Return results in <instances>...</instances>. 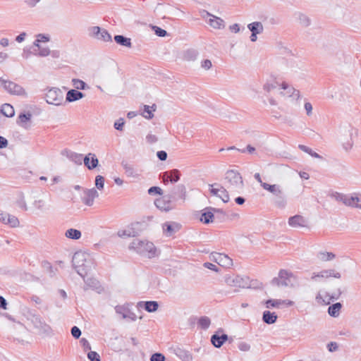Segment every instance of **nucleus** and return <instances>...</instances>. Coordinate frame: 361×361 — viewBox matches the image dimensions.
<instances>
[{"mask_svg":"<svg viewBox=\"0 0 361 361\" xmlns=\"http://www.w3.org/2000/svg\"><path fill=\"white\" fill-rule=\"evenodd\" d=\"M357 130L350 124H345L339 128V142L345 152H350L354 145Z\"/></svg>","mask_w":361,"mask_h":361,"instance_id":"f257e3e1","label":"nucleus"},{"mask_svg":"<svg viewBox=\"0 0 361 361\" xmlns=\"http://www.w3.org/2000/svg\"><path fill=\"white\" fill-rule=\"evenodd\" d=\"M180 229V226L178 224L175 222L169 223L166 222L163 225L164 233L167 236H171L177 232Z\"/></svg>","mask_w":361,"mask_h":361,"instance_id":"412c9836","label":"nucleus"},{"mask_svg":"<svg viewBox=\"0 0 361 361\" xmlns=\"http://www.w3.org/2000/svg\"><path fill=\"white\" fill-rule=\"evenodd\" d=\"M177 190H178L180 193V197L185 200L186 197V188L184 185H178L177 186Z\"/></svg>","mask_w":361,"mask_h":361,"instance_id":"6e6d98bb","label":"nucleus"},{"mask_svg":"<svg viewBox=\"0 0 361 361\" xmlns=\"http://www.w3.org/2000/svg\"><path fill=\"white\" fill-rule=\"evenodd\" d=\"M155 205L157 208L163 211H169L171 207L169 202H166L163 199H158L155 201Z\"/></svg>","mask_w":361,"mask_h":361,"instance_id":"79ce46f5","label":"nucleus"},{"mask_svg":"<svg viewBox=\"0 0 361 361\" xmlns=\"http://www.w3.org/2000/svg\"><path fill=\"white\" fill-rule=\"evenodd\" d=\"M0 83L1 85L4 87V89L11 94L18 96L27 95L25 89L22 86L14 82L0 79Z\"/></svg>","mask_w":361,"mask_h":361,"instance_id":"9b49d317","label":"nucleus"},{"mask_svg":"<svg viewBox=\"0 0 361 361\" xmlns=\"http://www.w3.org/2000/svg\"><path fill=\"white\" fill-rule=\"evenodd\" d=\"M278 94L284 99L291 98L293 100H297L300 97V91L286 81H283L279 85Z\"/></svg>","mask_w":361,"mask_h":361,"instance_id":"1a4fd4ad","label":"nucleus"},{"mask_svg":"<svg viewBox=\"0 0 361 361\" xmlns=\"http://www.w3.org/2000/svg\"><path fill=\"white\" fill-rule=\"evenodd\" d=\"M298 20H299L300 24L304 27L308 26L310 23V20L309 18L306 15H304V14L299 15Z\"/></svg>","mask_w":361,"mask_h":361,"instance_id":"de8ad7c7","label":"nucleus"},{"mask_svg":"<svg viewBox=\"0 0 361 361\" xmlns=\"http://www.w3.org/2000/svg\"><path fill=\"white\" fill-rule=\"evenodd\" d=\"M0 221L12 228L18 227L20 224L16 216L3 212H0Z\"/></svg>","mask_w":361,"mask_h":361,"instance_id":"dca6fc26","label":"nucleus"},{"mask_svg":"<svg viewBox=\"0 0 361 361\" xmlns=\"http://www.w3.org/2000/svg\"><path fill=\"white\" fill-rule=\"evenodd\" d=\"M277 315L275 312H271L270 311H264L262 316V320L267 324H272L276 322Z\"/></svg>","mask_w":361,"mask_h":361,"instance_id":"c756f323","label":"nucleus"},{"mask_svg":"<svg viewBox=\"0 0 361 361\" xmlns=\"http://www.w3.org/2000/svg\"><path fill=\"white\" fill-rule=\"evenodd\" d=\"M331 196L338 202H341L345 206L350 207L351 195H344L339 192H334Z\"/></svg>","mask_w":361,"mask_h":361,"instance_id":"393cba45","label":"nucleus"},{"mask_svg":"<svg viewBox=\"0 0 361 361\" xmlns=\"http://www.w3.org/2000/svg\"><path fill=\"white\" fill-rule=\"evenodd\" d=\"M211 321L207 317H202L198 321V325L204 329H207L210 326Z\"/></svg>","mask_w":361,"mask_h":361,"instance_id":"c03bdc74","label":"nucleus"},{"mask_svg":"<svg viewBox=\"0 0 361 361\" xmlns=\"http://www.w3.org/2000/svg\"><path fill=\"white\" fill-rule=\"evenodd\" d=\"M146 140L149 144H153L157 141V137L153 134H148L146 136Z\"/></svg>","mask_w":361,"mask_h":361,"instance_id":"0e129e2a","label":"nucleus"},{"mask_svg":"<svg viewBox=\"0 0 361 361\" xmlns=\"http://www.w3.org/2000/svg\"><path fill=\"white\" fill-rule=\"evenodd\" d=\"M128 248L129 250H133L137 254L149 259L154 257L157 255V250L154 245L152 242L145 239H133L130 243Z\"/></svg>","mask_w":361,"mask_h":361,"instance_id":"f03ea898","label":"nucleus"},{"mask_svg":"<svg viewBox=\"0 0 361 361\" xmlns=\"http://www.w3.org/2000/svg\"><path fill=\"white\" fill-rule=\"evenodd\" d=\"M32 114L30 113L21 114L18 116V123L23 128H27V122L31 119Z\"/></svg>","mask_w":361,"mask_h":361,"instance_id":"ea45409f","label":"nucleus"},{"mask_svg":"<svg viewBox=\"0 0 361 361\" xmlns=\"http://www.w3.org/2000/svg\"><path fill=\"white\" fill-rule=\"evenodd\" d=\"M44 98L49 104L54 106H61L66 103L63 91L57 87L49 89L45 93Z\"/></svg>","mask_w":361,"mask_h":361,"instance_id":"6e6552de","label":"nucleus"},{"mask_svg":"<svg viewBox=\"0 0 361 361\" xmlns=\"http://www.w3.org/2000/svg\"><path fill=\"white\" fill-rule=\"evenodd\" d=\"M325 270H322L318 273H313L311 276V279L313 281H317L319 279H328Z\"/></svg>","mask_w":361,"mask_h":361,"instance_id":"09e8293b","label":"nucleus"},{"mask_svg":"<svg viewBox=\"0 0 361 361\" xmlns=\"http://www.w3.org/2000/svg\"><path fill=\"white\" fill-rule=\"evenodd\" d=\"M153 30L155 34L159 37H165L167 35V32L165 30H163L157 26H154Z\"/></svg>","mask_w":361,"mask_h":361,"instance_id":"13d9d810","label":"nucleus"},{"mask_svg":"<svg viewBox=\"0 0 361 361\" xmlns=\"http://www.w3.org/2000/svg\"><path fill=\"white\" fill-rule=\"evenodd\" d=\"M95 185L99 190L103 189L104 185V178L99 175L96 176Z\"/></svg>","mask_w":361,"mask_h":361,"instance_id":"3c124183","label":"nucleus"},{"mask_svg":"<svg viewBox=\"0 0 361 361\" xmlns=\"http://www.w3.org/2000/svg\"><path fill=\"white\" fill-rule=\"evenodd\" d=\"M214 211L215 209L212 207H207L202 210L200 221L204 224H209L213 222L214 219Z\"/></svg>","mask_w":361,"mask_h":361,"instance_id":"5701e85b","label":"nucleus"},{"mask_svg":"<svg viewBox=\"0 0 361 361\" xmlns=\"http://www.w3.org/2000/svg\"><path fill=\"white\" fill-rule=\"evenodd\" d=\"M210 192L212 195L219 197L224 202H228L229 201V195L226 190L218 183L212 184Z\"/></svg>","mask_w":361,"mask_h":361,"instance_id":"ddd939ff","label":"nucleus"},{"mask_svg":"<svg viewBox=\"0 0 361 361\" xmlns=\"http://www.w3.org/2000/svg\"><path fill=\"white\" fill-rule=\"evenodd\" d=\"M238 348L241 351H248L250 349V345L247 343L243 342L238 345Z\"/></svg>","mask_w":361,"mask_h":361,"instance_id":"69168bd1","label":"nucleus"},{"mask_svg":"<svg viewBox=\"0 0 361 361\" xmlns=\"http://www.w3.org/2000/svg\"><path fill=\"white\" fill-rule=\"evenodd\" d=\"M282 65L281 71L285 73L296 72L298 68V64L293 61L283 60Z\"/></svg>","mask_w":361,"mask_h":361,"instance_id":"4be33fe9","label":"nucleus"},{"mask_svg":"<svg viewBox=\"0 0 361 361\" xmlns=\"http://www.w3.org/2000/svg\"><path fill=\"white\" fill-rule=\"evenodd\" d=\"M34 205L36 208L42 210L44 209L45 204L42 200H38L35 201Z\"/></svg>","mask_w":361,"mask_h":361,"instance_id":"338daca9","label":"nucleus"},{"mask_svg":"<svg viewBox=\"0 0 361 361\" xmlns=\"http://www.w3.org/2000/svg\"><path fill=\"white\" fill-rule=\"evenodd\" d=\"M114 40L117 44H119L122 46L131 47L132 44L130 38L125 37L123 35H116L114 37Z\"/></svg>","mask_w":361,"mask_h":361,"instance_id":"c9c22d12","label":"nucleus"},{"mask_svg":"<svg viewBox=\"0 0 361 361\" xmlns=\"http://www.w3.org/2000/svg\"><path fill=\"white\" fill-rule=\"evenodd\" d=\"M225 283L235 288H244L247 286L246 279L234 274H226L224 277Z\"/></svg>","mask_w":361,"mask_h":361,"instance_id":"f8f14e48","label":"nucleus"},{"mask_svg":"<svg viewBox=\"0 0 361 361\" xmlns=\"http://www.w3.org/2000/svg\"><path fill=\"white\" fill-rule=\"evenodd\" d=\"M98 159L96 157V155L94 154H92V155H91V162L90 164V165L87 166V169L92 170L96 168L98 166Z\"/></svg>","mask_w":361,"mask_h":361,"instance_id":"5fc2aeb1","label":"nucleus"},{"mask_svg":"<svg viewBox=\"0 0 361 361\" xmlns=\"http://www.w3.org/2000/svg\"><path fill=\"white\" fill-rule=\"evenodd\" d=\"M71 334L75 338H78L81 335V331L78 327L75 326L71 329Z\"/></svg>","mask_w":361,"mask_h":361,"instance_id":"052dcab7","label":"nucleus"},{"mask_svg":"<svg viewBox=\"0 0 361 361\" xmlns=\"http://www.w3.org/2000/svg\"><path fill=\"white\" fill-rule=\"evenodd\" d=\"M263 189L269 191L274 196V205L279 209H283L287 206V198L282 187L279 184H263Z\"/></svg>","mask_w":361,"mask_h":361,"instance_id":"7ed1b4c3","label":"nucleus"},{"mask_svg":"<svg viewBox=\"0 0 361 361\" xmlns=\"http://www.w3.org/2000/svg\"><path fill=\"white\" fill-rule=\"evenodd\" d=\"M115 311L117 314L122 316L123 319L135 321L136 315L132 312L128 305H117L115 307Z\"/></svg>","mask_w":361,"mask_h":361,"instance_id":"2eb2a0df","label":"nucleus"},{"mask_svg":"<svg viewBox=\"0 0 361 361\" xmlns=\"http://www.w3.org/2000/svg\"><path fill=\"white\" fill-rule=\"evenodd\" d=\"M85 286L84 290L92 289L96 290L98 293H101L103 291V288L101 286L99 282L95 279H87L85 281Z\"/></svg>","mask_w":361,"mask_h":361,"instance_id":"6ab92c4d","label":"nucleus"},{"mask_svg":"<svg viewBox=\"0 0 361 361\" xmlns=\"http://www.w3.org/2000/svg\"><path fill=\"white\" fill-rule=\"evenodd\" d=\"M164 356L161 353H154L150 358L151 361H164Z\"/></svg>","mask_w":361,"mask_h":361,"instance_id":"bf43d9fd","label":"nucleus"},{"mask_svg":"<svg viewBox=\"0 0 361 361\" xmlns=\"http://www.w3.org/2000/svg\"><path fill=\"white\" fill-rule=\"evenodd\" d=\"M65 236L70 239L78 240L81 237V232L75 228H69L66 231Z\"/></svg>","mask_w":361,"mask_h":361,"instance_id":"72a5a7b5","label":"nucleus"},{"mask_svg":"<svg viewBox=\"0 0 361 361\" xmlns=\"http://www.w3.org/2000/svg\"><path fill=\"white\" fill-rule=\"evenodd\" d=\"M341 309V305L339 302L335 303L331 306H329L328 309L329 314L334 317H336L339 315L340 310Z\"/></svg>","mask_w":361,"mask_h":361,"instance_id":"58836bf2","label":"nucleus"},{"mask_svg":"<svg viewBox=\"0 0 361 361\" xmlns=\"http://www.w3.org/2000/svg\"><path fill=\"white\" fill-rule=\"evenodd\" d=\"M118 235L120 237H130L133 235L131 231L128 230L119 231Z\"/></svg>","mask_w":361,"mask_h":361,"instance_id":"774afa93","label":"nucleus"},{"mask_svg":"<svg viewBox=\"0 0 361 361\" xmlns=\"http://www.w3.org/2000/svg\"><path fill=\"white\" fill-rule=\"evenodd\" d=\"M35 47H37V49H34V54L37 55L39 56H47L50 54V50L48 47H44L42 46L40 44H39L38 46H35Z\"/></svg>","mask_w":361,"mask_h":361,"instance_id":"f704fd0d","label":"nucleus"},{"mask_svg":"<svg viewBox=\"0 0 361 361\" xmlns=\"http://www.w3.org/2000/svg\"><path fill=\"white\" fill-rule=\"evenodd\" d=\"M174 353L182 361L192 360V355L188 351L185 350L180 348H176L174 349Z\"/></svg>","mask_w":361,"mask_h":361,"instance_id":"bb28decb","label":"nucleus"},{"mask_svg":"<svg viewBox=\"0 0 361 361\" xmlns=\"http://www.w3.org/2000/svg\"><path fill=\"white\" fill-rule=\"evenodd\" d=\"M89 255L84 252H77L74 254L72 259L73 265L77 273L81 276H84L86 273L87 266V258Z\"/></svg>","mask_w":361,"mask_h":361,"instance_id":"0eeeda50","label":"nucleus"},{"mask_svg":"<svg viewBox=\"0 0 361 361\" xmlns=\"http://www.w3.org/2000/svg\"><path fill=\"white\" fill-rule=\"evenodd\" d=\"M123 168L125 169V173L128 177L132 178H137L139 176L138 173L136 170L134 169L133 166L128 164H124Z\"/></svg>","mask_w":361,"mask_h":361,"instance_id":"a19ab883","label":"nucleus"},{"mask_svg":"<svg viewBox=\"0 0 361 361\" xmlns=\"http://www.w3.org/2000/svg\"><path fill=\"white\" fill-rule=\"evenodd\" d=\"M89 37L102 42H111V36L109 32L99 26H92L88 28Z\"/></svg>","mask_w":361,"mask_h":361,"instance_id":"9d476101","label":"nucleus"},{"mask_svg":"<svg viewBox=\"0 0 361 361\" xmlns=\"http://www.w3.org/2000/svg\"><path fill=\"white\" fill-rule=\"evenodd\" d=\"M327 277H334L336 279H340L341 277V274L335 269H325Z\"/></svg>","mask_w":361,"mask_h":361,"instance_id":"603ef678","label":"nucleus"},{"mask_svg":"<svg viewBox=\"0 0 361 361\" xmlns=\"http://www.w3.org/2000/svg\"><path fill=\"white\" fill-rule=\"evenodd\" d=\"M227 339L228 336L226 334H222L221 336L214 334L212 336L211 341L216 348H220Z\"/></svg>","mask_w":361,"mask_h":361,"instance_id":"cd10ccee","label":"nucleus"},{"mask_svg":"<svg viewBox=\"0 0 361 361\" xmlns=\"http://www.w3.org/2000/svg\"><path fill=\"white\" fill-rule=\"evenodd\" d=\"M30 321L36 333L43 336H50L53 334L51 326L46 322L45 319L39 314H32Z\"/></svg>","mask_w":361,"mask_h":361,"instance_id":"39448f33","label":"nucleus"},{"mask_svg":"<svg viewBox=\"0 0 361 361\" xmlns=\"http://www.w3.org/2000/svg\"><path fill=\"white\" fill-rule=\"evenodd\" d=\"M279 84L276 78H268L263 84V90L267 93H270L273 90L276 89Z\"/></svg>","mask_w":361,"mask_h":361,"instance_id":"b1692460","label":"nucleus"},{"mask_svg":"<svg viewBox=\"0 0 361 361\" xmlns=\"http://www.w3.org/2000/svg\"><path fill=\"white\" fill-rule=\"evenodd\" d=\"M155 110H156V106L154 104L152 106L145 105L142 116L145 118L151 119L154 117L153 112L155 111Z\"/></svg>","mask_w":361,"mask_h":361,"instance_id":"4c0bfd02","label":"nucleus"},{"mask_svg":"<svg viewBox=\"0 0 361 361\" xmlns=\"http://www.w3.org/2000/svg\"><path fill=\"white\" fill-rule=\"evenodd\" d=\"M336 257L333 252H319L317 254V258L322 262L331 261Z\"/></svg>","mask_w":361,"mask_h":361,"instance_id":"473e14b6","label":"nucleus"},{"mask_svg":"<svg viewBox=\"0 0 361 361\" xmlns=\"http://www.w3.org/2000/svg\"><path fill=\"white\" fill-rule=\"evenodd\" d=\"M99 196L98 192L94 188L86 189L84 190L82 202L87 206H92L94 199Z\"/></svg>","mask_w":361,"mask_h":361,"instance_id":"f3484780","label":"nucleus"},{"mask_svg":"<svg viewBox=\"0 0 361 361\" xmlns=\"http://www.w3.org/2000/svg\"><path fill=\"white\" fill-rule=\"evenodd\" d=\"M213 257L215 262L221 267H229L232 265V259L224 254L215 253Z\"/></svg>","mask_w":361,"mask_h":361,"instance_id":"a211bd4d","label":"nucleus"},{"mask_svg":"<svg viewBox=\"0 0 361 361\" xmlns=\"http://www.w3.org/2000/svg\"><path fill=\"white\" fill-rule=\"evenodd\" d=\"M267 307H275L281 305V300H268L266 302Z\"/></svg>","mask_w":361,"mask_h":361,"instance_id":"864d4df0","label":"nucleus"},{"mask_svg":"<svg viewBox=\"0 0 361 361\" xmlns=\"http://www.w3.org/2000/svg\"><path fill=\"white\" fill-rule=\"evenodd\" d=\"M247 27L252 33L257 35L262 33L264 30V26L262 23L257 21L248 24Z\"/></svg>","mask_w":361,"mask_h":361,"instance_id":"7c9ffc66","label":"nucleus"},{"mask_svg":"<svg viewBox=\"0 0 361 361\" xmlns=\"http://www.w3.org/2000/svg\"><path fill=\"white\" fill-rule=\"evenodd\" d=\"M180 171L178 169H173L170 171L169 181L171 183L178 182L180 179Z\"/></svg>","mask_w":361,"mask_h":361,"instance_id":"37998d69","label":"nucleus"},{"mask_svg":"<svg viewBox=\"0 0 361 361\" xmlns=\"http://www.w3.org/2000/svg\"><path fill=\"white\" fill-rule=\"evenodd\" d=\"M84 97L83 93L75 90H71L66 94L65 102H73L82 99Z\"/></svg>","mask_w":361,"mask_h":361,"instance_id":"a878e982","label":"nucleus"},{"mask_svg":"<svg viewBox=\"0 0 361 361\" xmlns=\"http://www.w3.org/2000/svg\"><path fill=\"white\" fill-rule=\"evenodd\" d=\"M202 16L205 18L206 16L209 17L208 21L209 25L214 29H223L225 27V23L223 19L216 16H214L207 11H202Z\"/></svg>","mask_w":361,"mask_h":361,"instance_id":"4468645a","label":"nucleus"},{"mask_svg":"<svg viewBox=\"0 0 361 361\" xmlns=\"http://www.w3.org/2000/svg\"><path fill=\"white\" fill-rule=\"evenodd\" d=\"M72 83L73 87L77 90H85L87 87V84L79 79H73Z\"/></svg>","mask_w":361,"mask_h":361,"instance_id":"a18cd8bd","label":"nucleus"},{"mask_svg":"<svg viewBox=\"0 0 361 361\" xmlns=\"http://www.w3.org/2000/svg\"><path fill=\"white\" fill-rule=\"evenodd\" d=\"M138 305L141 307H144L149 312H156L159 307V305L156 301L140 302Z\"/></svg>","mask_w":361,"mask_h":361,"instance_id":"c85d7f7f","label":"nucleus"},{"mask_svg":"<svg viewBox=\"0 0 361 361\" xmlns=\"http://www.w3.org/2000/svg\"><path fill=\"white\" fill-rule=\"evenodd\" d=\"M36 37L37 38H36L35 41L33 43L34 46H38L39 44H40L42 42H47L49 41V36L44 35H42V34L37 35Z\"/></svg>","mask_w":361,"mask_h":361,"instance_id":"49530a36","label":"nucleus"},{"mask_svg":"<svg viewBox=\"0 0 361 361\" xmlns=\"http://www.w3.org/2000/svg\"><path fill=\"white\" fill-rule=\"evenodd\" d=\"M305 109L306 111L307 116H311L312 114V105L310 102H306L304 104Z\"/></svg>","mask_w":361,"mask_h":361,"instance_id":"680f3d73","label":"nucleus"},{"mask_svg":"<svg viewBox=\"0 0 361 361\" xmlns=\"http://www.w3.org/2000/svg\"><path fill=\"white\" fill-rule=\"evenodd\" d=\"M80 342L85 352H89L91 350L90 344L86 338H82Z\"/></svg>","mask_w":361,"mask_h":361,"instance_id":"4d7b16f0","label":"nucleus"},{"mask_svg":"<svg viewBox=\"0 0 361 361\" xmlns=\"http://www.w3.org/2000/svg\"><path fill=\"white\" fill-rule=\"evenodd\" d=\"M288 224L294 228L305 227L307 224V221L303 216L295 215L289 218Z\"/></svg>","mask_w":361,"mask_h":361,"instance_id":"aec40b11","label":"nucleus"},{"mask_svg":"<svg viewBox=\"0 0 361 361\" xmlns=\"http://www.w3.org/2000/svg\"><path fill=\"white\" fill-rule=\"evenodd\" d=\"M148 193L150 194V195H152L153 193L161 195L162 194V190L159 187L154 186V187H151L148 190Z\"/></svg>","mask_w":361,"mask_h":361,"instance_id":"e2e57ef3","label":"nucleus"},{"mask_svg":"<svg viewBox=\"0 0 361 361\" xmlns=\"http://www.w3.org/2000/svg\"><path fill=\"white\" fill-rule=\"evenodd\" d=\"M272 283L279 287H293L296 283V277L291 272L281 269L279 272L278 277L272 280Z\"/></svg>","mask_w":361,"mask_h":361,"instance_id":"423d86ee","label":"nucleus"},{"mask_svg":"<svg viewBox=\"0 0 361 361\" xmlns=\"http://www.w3.org/2000/svg\"><path fill=\"white\" fill-rule=\"evenodd\" d=\"M350 207L361 209V194L351 195Z\"/></svg>","mask_w":361,"mask_h":361,"instance_id":"e433bc0d","label":"nucleus"},{"mask_svg":"<svg viewBox=\"0 0 361 361\" xmlns=\"http://www.w3.org/2000/svg\"><path fill=\"white\" fill-rule=\"evenodd\" d=\"M1 112L6 117H12L15 114L13 106L9 104H3L1 108Z\"/></svg>","mask_w":361,"mask_h":361,"instance_id":"2f4dec72","label":"nucleus"},{"mask_svg":"<svg viewBox=\"0 0 361 361\" xmlns=\"http://www.w3.org/2000/svg\"><path fill=\"white\" fill-rule=\"evenodd\" d=\"M224 179L226 187L231 191L239 192L243 188V178L237 171H227Z\"/></svg>","mask_w":361,"mask_h":361,"instance_id":"20e7f679","label":"nucleus"},{"mask_svg":"<svg viewBox=\"0 0 361 361\" xmlns=\"http://www.w3.org/2000/svg\"><path fill=\"white\" fill-rule=\"evenodd\" d=\"M87 356L90 361H100L99 355L94 351L90 350L87 352Z\"/></svg>","mask_w":361,"mask_h":361,"instance_id":"8fccbe9b","label":"nucleus"}]
</instances>
